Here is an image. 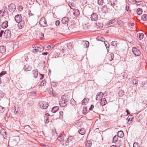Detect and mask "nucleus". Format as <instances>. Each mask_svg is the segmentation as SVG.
I'll list each match as a JSON object with an SVG mask.
<instances>
[{
    "mask_svg": "<svg viewBox=\"0 0 147 147\" xmlns=\"http://www.w3.org/2000/svg\"><path fill=\"white\" fill-rule=\"evenodd\" d=\"M38 105L40 108L43 109H46L48 106V103L43 101H39Z\"/></svg>",
    "mask_w": 147,
    "mask_h": 147,
    "instance_id": "obj_1",
    "label": "nucleus"
},
{
    "mask_svg": "<svg viewBox=\"0 0 147 147\" xmlns=\"http://www.w3.org/2000/svg\"><path fill=\"white\" fill-rule=\"evenodd\" d=\"M39 24L42 26L45 27L47 26V24L46 21L45 17H42L40 21Z\"/></svg>",
    "mask_w": 147,
    "mask_h": 147,
    "instance_id": "obj_2",
    "label": "nucleus"
},
{
    "mask_svg": "<svg viewBox=\"0 0 147 147\" xmlns=\"http://www.w3.org/2000/svg\"><path fill=\"white\" fill-rule=\"evenodd\" d=\"M132 51L134 54L136 56H139L141 55L140 51L136 47H133L132 49Z\"/></svg>",
    "mask_w": 147,
    "mask_h": 147,
    "instance_id": "obj_3",
    "label": "nucleus"
},
{
    "mask_svg": "<svg viewBox=\"0 0 147 147\" xmlns=\"http://www.w3.org/2000/svg\"><path fill=\"white\" fill-rule=\"evenodd\" d=\"M16 5L13 3H11L8 7V8L6 9H8L10 12H14L16 10Z\"/></svg>",
    "mask_w": 147,
    "mask_h": 147,
    "instance_id": "obj_4",
    "label": "nucleus"
},
{
    "mask_svg": "<svg viewBox=\"0 0 147 147\" xmlns=\"http://www.w3.org/2000/svg\"><path fill=\"white\" fill-rule=\"evenodd\" d=\"M4 36L7 38H9L11 36V33L10 30H6L4 33Z\"/></svg>",
    "mask_w": 147,
    "mask_h": 147,
    "instance_id": "obj_5",
    "label": "nucleus"
},
{
    "mask_svg": "<svg viewBox=\"0 0 147 147\" xmlns=\"http://www.w3.org/2000/svg\"><path fill=\"white\" fill-rule=\"evenodd\" d=\"M119 138L118 137V136L116 135L113 138V142L115 143L119 142V144H118V146H120L121 145V142L120 140H119Z\"/></svg>",
    "mask_w": 147,
    "mask_h": 147,
    "instance_id": "obj_6",
    "label": "nucleus"
},
{
    "mask_svg": "<svg viewBox=\"0 0 147 147\" xmlns=\"http://www.w3.org/2000/svg\"><path fill=\"white\" fill-rule=\"evenodd\" d=\"M74 140V137L73 136H69L67 139V140L65 141V143H63V144L66 146H67L69 145V143L72 141Z\"/></svg>",
    "mask_w": 147,
    "mask_h": 147,
    "instance_id": "obj_7",
    "label": "nucleus"
},
{
    "mask_svg": "<svg viewBox=\"0 0 147 147\" xmlns=\"http://www.w3.org/2000/svg\"><path fill=\"white\" fill-rule=\"evenodd\" d=\"M14 18L16 22L17 23L19 22L22 20V16L20 14H17L16 15Z\"/></svg>",
    "mask_w": 147,
    "mask_h": 147,
    "instance_id": "obj_8",
    "label": "nucleus"
},
{
    "mask_svg": "<svg viewBox=\"0 0 147 147\" xmlns=\"http://www.w3.org/2000/svg\"><path fill=\"white\" fill-rule=\"evenodd\" d=\"M90 18L92 21H96L98 19V16L96 13H93L91 15Z\"/></svg>",
    "mask_w": 147,
    "mask_h": 147,
    "instance_id": "obj_9",
    "label": "nucleus"
},
{
    "mask_svg": "<svg viewBox=\"0 0 147 147\" xmlns=\"http://www.w3.org/2000/svg\"><path fill=\"white\" fill-rule=\"evenodd\" d=\"M103 95V93L101 92L98 93L96 96V99L97 100H99L102 97Z\"/></svg>",
    "mask_w": 147,
    "mask_h": 147,
    "instance_id": "obj_10",
    "label": "nucleus"
},
{
    "mask_svg": "<svg viewBox=\"0 0 147 147\" xmlns=\"http://www.w3.org/2000/svg\"><path fill=\"white\" fill-rule=\"evenodd\" d=\"M59 104L60 106L64 107L67 105V103L66 101L64 100L63 99H62L61 100L59 101Z\"/></svg>",
    "mask_w": 147,
    "mask_h": 147,
    "instance_id": "obj_11",
    "label": "nucleus"
},
{
    "mask_svg": "<svg viewBox=\"0 0 147 147\" xmlns=\"http://www.w3.org/2000/svg\"><path fill=\"white\" fill-rule=\"evenodd\" d=\"M69 21L68 18L66 17L63 18L61 20L62 23L64 24H65L68 23Z\"/></svg>",
    "mask_w": 147,
    "mask_h": 147,
    "instance_id": "obj_12",
    "label": "nucleus"
},
{
    "mask_svg": "<svg viewBox=\"0 0 147 147\" xmlns=\"http://www.w3.org/2000/svg\"><path fill=\"white\" fill-rule=\"evenodd\" d=\"M109 2L111 5L114 7V6L116 5L117 1V0H109Z\"/></svg>",
    "mask_w": 147,
    "mask_h": 147,
    "instance_id": "obj_13",
    "label": "nucleus"
},
{
    "mask_svg": "<svg viewBox=\"0 0 147 147\" xmlns=\"http://www.w3.org/2000/svg\"><path fill=\"white\" fill-rule=\"evenodd\" d=\"M18 23V26L20 28H22L24 26L25 22L23 20H22Z\"/></svg>",
    "mask_w": 147,
    "mask_h": 147,
    "instance_id": "obj_14",
    "label": "nucleus"
},
{
    "mask_svg": "<svg viewBox=\"0 0 147 147\" xmlns=\"http://www.w3.org/2000/svg\"><path fill=\"white\" fill-rule=\"evenodd\" d=\"M44 47L41 45H39L36 47V49L39 52H41L43 51L44 49Z\"/></svg>",
    "mask_w": 147,
    "mask_h": 147,
    "instance_id": "obj_15",
    "label": "nucleus"
},
{
    "mask_svg": "<svg viewBox=\"0 0 147 147\" xmlns=\"http://www.w3.org/2000/svg\"><path fill=\"white\" fill-rule=\"evenodd\" d=\"M49 116H50L49 114L48 113H46L45 115V121L46 123H48L49 122Z\"/></svg>",
    "mask_w": 147,
    "mask_h": 147,
    "instance_id": "obj_16",
    "label": "nucleus"
},
{
    "mask_svg": "<svg viewBox=\"0 0 147 147\" xmlns=\"http://www.w3.org/2000/svg\"><path fill=\"white\" fill-rule=\"evenodd\" d=\"M1 26L3 28H5L8 26V22L7 21H5L1 24Z\"/></svg>",
    "mask_w": 147,
    "mask_h": 147,
    "instance_id": "obj_17",
    "label": "nucleus"
},
{
    "mask_svg": "<svg viewBox=\"0 0 147 147\" xmlns=\"http://www.w3.org/2000/svg\"><path fill=\"white\" fill-rule=\"evenodd\" d=\"M108 8L106 5L102 6V11L104 13H106L108 11Z\"/></svg>",
    "mask_w": 147,
    "mask_h": 147,
    "instance_id": "obj_18",
    "label": "nucleus"
},
{
    "mask_svg": "<svg viewBox=\"0 0 147 147\" xmlns=\"http://www.w3.org/2000/svg\"><path fill=\"white\" fill-rule=\"evenodd\" d=\"M117 136L119 138H122L124 136V134L123 131H119L117 133Z\"/></svg>",
    "mask_w": 147,
    "mask_h": 147,
    "instance_id": "obj_19",
    "label": "nucleus"
},
{
    "mask_svg": "<svg viewBox=\"0 0 147 147\" xmlns=\"http://www.w3.org/2000/svg\"><path fill=\"white\" fill-rule=\"evenodd\" d=\"M107 103L106 100L105 98H103L101 100V102H100V105L102 106H104Z\"/></svg>",
    "mask_w": 147,
    "mask_h": 147,
    "instance_id": "obj_20",
    "label": "nucleus"
},
{
    "mask_svg": "<svg viewBox=\"0 0 147 147\" xmlns=\"http://www.w3.org/2000/svg\"><path fill=\"white\" fill-rule=\"evenodd\" d=\"M24 69L26 71H29L31 70V67L29 65H26L25 66Z\"/></svg>",
    "mask_w": 147,
    "mask_h": 147,
    "instance_id": "obj_21",
    "label": "nucleus"
},
{
    "mask_svg": "<svg viewBox=\"0 0 147 147\" xmlns=\"http://www.w3.org/2000/svg\"><path fill=\"white\" fill-rule=\"evenodd\" d=\"M5 50V48L4 46H1L0 47V53H4Z\"/></svg>",
    "mask_w": 147,
    "mask_h": 147,
    "instance_id": "obj_22",
    "label": "nucleus"
},
{
    "mask_svg": "<svg viewBox=\"0 0 147 147\" xmlns=\"http://www.w3.org/2000/svg\"><path fill=\"white\" fill-rule=\"evenodd\" d=\"M63 100L64 101H66V102H67L70 99V97L68 96L67 95H64L63 96V98H62Z\"/></svg>",
    "mask_w": 147,
    "mask_h": 147,
    "instance_id": "obj_23",
    "label": "nucleus"
},
{
    "mask_svg": "<svg viewBox=\"0 0 147 147\" xmlns=\"http://www.w3.org/2000/svg\"><path fill=\"white\" fill-rule=\"evenodd\" d=\"M33 74L35 78H37L38 75V71L37 70H34L32 71Z\"/></svg>",
    "mask_w": 147,
    "mask_h": 147,
    "instance_id": "obj_24",
    "label": "nucleus"
},
{
    "mask_svg": "<svg viewBox=\"0 0 147 147\" xmlns=\"http://www.w3.org/2000/svg\"><path fill=\"white\" fill-rule=\"evenodd\" d=\"M83 44H84V47L85 48L88 47L89 46V43L87 41H83Z\"/></svg>",
    "mask_w": 147,
    "mask_h": 147,
    "instance_id": "obj_25",
    "label": "nucleus"
},
{
    "mask_svg": "<svg viewBox=\"0 0 147 147\" xmlns=\"http://www.w3.org/2000/svg\"><path fill=\"white\" fill-rule=\"evenodd\" d=\"M76 127H81L82 125V123L81 120H79L76 123Z\"/></svg>",
    "mask_w": 147,
    "mask_h": 147,
    "instance_id": "obj_26",
    "label": "nucleus"
},
{
    "mask_svg": "<svg viewBox=\"0 0 147 147\" xmlns=\"http://www.w3.org/2000/svg\"><path fill=\"white\" fill-rule=\"evenodd\" d=\"M59 108L58 106H55L52 108L51 111L53 113H55L59 109Z\"/></svg>",
    "mask_w": 147,
    "mask_h": 147,
    "instance_id": "obj_27",
    "label": "nucleus"
},
{
    "mask_svg": "<svg viewBox=\"0 0 147 147\" xmlns=\"http://www.w3.org/2000/svg\"><path fill=\"white\" fill-rule=\"evenodd\" d=\"M78 132L80 134L83 135L84 134L85 132V130L84 129L82 128L79 129Z\"/></svg>",
    "mask_w": 147,
    "mask_h": 147,
    "instance_id": "obj_28",
    "label": "nucleus"
},
{
    "mask_svg": "<svg viewBox=\"0 0 147 147\" xmlns=\"http://www.w3.org/2000/svg\"><path fill=\"white\" fill-rule=\"evenodd\" d=\"M96 39L97 40L101 41L102 42H104V41L105 40V38L100 36H98L96 38Z\"/></svg>",
    "mask_w": 147,
    "mask_h": 147,
    "instance_id": "obj_29",
    "label": "nucleus"
},
{
    "mask_svg": "<svg viewBox=\"0 0 147 147\" xmlns=\"http://www.w3.org/2000/svg\"><path fill=\"white\" fill-rule=\"evenodd\" d=\"M144 36V35L143 34L140 33H139L137 34V37H138L139 38L140 40H142V39L143 38Z\"/></svg>",
    "mask_w": 147,
    "mask_h": 147,
    "instance_id": "obj_30",
    "label": "nucleus"
},
{
    "mask_svg": "<svg viewBox=\"0 0 147 147\" xmlns=\"http://www.w3.org/2000/svg\"><path fill=\"white\" fill-rule=\"evenodd\" d=\"M115 20L114 19L110 20L107 22V25H109L113 24L115 22Z\"/></svg>",
    "mask_w": 147,
    "mask_h": 147,
    "instance_id": "obj_31",
    "label": "nucleus"
},
{
    "mask_svg": "<svg viewBox=\"0 0 147 147\" xmlns=\"http://www.w3.org/2000/svg\"><path fill=\"white\" fill-rule=\"evenodd\" d=\"M147 15L146 14H143L142 16L141 19L144 21H145L147 19Z\"/></svg>",
    "mask_w": 147,
    "mask_h": 147,
    "instance_id": "obj_32",
    "label": "nucleus"
},
{
    "mask_svg": "<svg viewBox=\"0 0 147 147\" xmlns=\"http://www.w3.org/2000/svg\"><path fill=\"white\" fill-rule=\"evenodd\" d=\"M113 58V54H111L108 55V59L110 61H112Z\"/></svg>",
    "mask_w": 147,
    "mask_h": 147,
    "instance_id": "obj_33",
    "label": "nucleus"
},
{
    "mask_svg": "<svg viewBox=\"0 0 147 147\" xmlns=\"http://www.w3.org/2000/svg\"><path fill=\"white\" fill-rule=\"evenodd\" d=\"M92 144L90 141H87L86 142V146L88 147H89L91 146Z\"/></svg>",
    "mask_w": 147,
    "mask_h": 147,
    "instance_id": "obj_34",
    "label": "nucleus"
},
{
    "mask_svg": "<svg viewBox=\"0 0 147 147\" xmlns=\"http://www.w3.org/2000/svg\"><path fill=\"white\" fill-rule=\"evenodd\" d=\"M70 102L71 104L73 105H74L76 104V102L74 99L72 98L71 99Z\"/></svg>",
    "mask_w": 147,
    "mask_h": 147,
    "instance_id": "obj_35",
    "label": "nucleus"
},
{
    "mask_svg": "<svg viewBox=\"0 0 147 147\" xmlns=\"http://www.w3.org/2000/svg\"><path fill=\"white\" fill-rule=\"evenodd\" d=\"M124 92L122 90H120L119 92V95L120 97H122L124 94Z\"/></svg>",
    "mask_w": 147,
    "mask_h": 147,
    "instance_id": "obj_36",
    "label": "nucleus"
},
{
    "mask_svg": "<svg viewBox=\"0 0 147 147\" xmlns=\"http://www.w3.org/2000/svg\"><path fill=\"white\" fill-rule=\"evenodd\" d=\"M142 9H140V8H138L137 9V13L138 15H140L142 14Z\"/></svg>",
    "mask_w": 147,
    "mask_h": 147,
    "instance_id": "obj_37",
    "label": "nucleus"
},
{
    "mask_svg": "<svg viewBox=\"0 0 147 147\" xmlns=\"http://www.w3.org/2000/svg\"><path fill=\"white\" fill-rule=\"evenodd\" d=\"M46 84V81L45 80H43L42 82L40 83V85L41 86H43Z\"/></svg>",
    "mask_w": 147,
    "mask_h": 147,
    "instance_id": "obj_38",
    "label": "nucleus"
},
{
    "mask_svg": "<svg viewBox=\"0 0 147 147\" xmlns=\"http://www.w3.org/2000/svg\"><path fill=\"white\" fill-rule=\"evenodd\" d=\"M134 118L133 117L132 115H130L127 118V119L128 120V121H131Z\"/></svg>",
    "mask_w": 147,
    "mask_h": 147,
    "instance_id": "obj_39",
    "label": "nucleus"
},
{
    "mask_svg": "<svg viewBox=\"0 0 147 147\" xmlns=\"http://www.w3.org/2000/svg\"><path fill=\"white\" fill-rule=\"evenodd\" d=\"M104 42L106 48L107 49V48H109V44L108 42L107 41H105L104 40Z\"/></svg>",
    "mask_w": 147,
    "mask_h": 147,
    "instance_id": "obj_40",
    "label": "nucleus"
},
{
    "mask_svg": "<svg viewBox=\"0 0 147 147\" xmlns=\"http://www.w3.org/2000/svg\"><path fill=\"white\" fill-rule=\"evenodd\" d=\"M87 100L84 98L82 101V104L84 105H86L88 103L86 101Z\"/></svg>",
    "mask_w": 147,
    "mask_h": 147,
    "instance_id": "obj_41",
    "label": "nucleus"
},
{
    "mask_svg": "<svg viewBox=\"0 0 147 147\" xmlns=\"http://www.w3.org/2000/svg\"><path fill=\"white\" fill-rule=\"evenodd\" d=\"M103 3V0H98V3L100 5H102Z\"/></svg>",
    "mask_w": 147,
    "mask_h": 147,
    "instance_id": "obj_42",
    "label": "nucleus"
},
{
    "mask_svg": "<svg viewBox=\"0 0 147 147\" xmlns=\"http://www.w3.org/2000/svg\"><path fill=\"white\" fill-rule=\"evenodd\" d=\"M117 41H113L111 43V45L114 46H115L117 45Z\"/></svg>",
    "mask_w": 147,
    "mask_h": 147,
    "instance_id": "obj_43",
    "label": "nucleus"
},
{
    "mask_svg": "<svg viewBox=\"0 0 147 147\" xmlns=\"http://www.w3.org/2000/svg\"><path fill=\"white\" fill-rule=\"evenodd\" d=\"M5 12H6V11L5 10H4V12L2 10H1L0 11V16H3L5 13Z\"/></svg>",
    "mask_w": 147,
    "mask_h": 147,
    "instance_id": "obj_44",
    "label": "nucleus"
},
{
    "mask_svg": "<svg viewBox=\"0 0 147 147\" xmlns=\"http://www.w3.org/2000/svg\"><path fill=\"white\" fill-rule=\"evenodd\" d=\"M45 47L46 49L47 50H49L51 49V46L49 45H45Z\"/></svg>",
    "mask_w": 147,
    "mask_h": 147,
    "instance_id": "obj_45",
    "label": "nucleus"
},
{
    "mask_svg": "<svg viewBox=\"0 0 147 147\" xmlns=\"http://www.w3.org/2000/svg\"><path fill=\"white\" fill-rule=\"evenodd\" d=\"M133 147H139V145L138 143L135 142L134 144Z\"/></svg>",
    "mask_w": 147,
    "mask_h": 147,
    "instance_id": "obj_46",
    "label": "nucleus"
},
{
    "mask_svg": "<svg viewBox=\"0 0 147 147\" xmlns=\"http://www.w3.org/2000/svg\"><path fill=\"white\" fill-rule=\"evenodd\" d=\"M62 136H63V135L62 134H60V135H59V136H58V137L57 138L58 140L59 141H61L62 140H60L59 139V138H61V139H62Z\"/></svg>",
    "mask_w": 147,
    "mask_h": 147,
    "instance_id": "obj_47",
    "label": "nucleus"
},
{
    "mask_svg": "<svg viewBox=\"0 0 147 147\" xmlns=\"http://www.w3.org/2000/svg\"><path fill=\"white\" fill-rule=\"evenodd\" d=\"M117 23L119 25H122L123 22L120 20H118L117 21Z\"/></svg>",
    "mask_w": 147,
    "mask_h": 147,
    "instance_id": "obj_48",
    "label": "nucleus"
},
{
    "mask_svg": "<svg viewBox=\"0 0 147 147\" xmlns=\"http://www.w3.org/2000/svg\"><path fill=\"white\" fill-rule=\"evenodd\" d=\"M53 135L55 136H57V133L56 131H53L52 133Z\"/></svg>",
    "mask_w": 147,
    "mask_h": 147,
    "instance_id": "obj_49",
    "label": "nucleus"
},
{
    "mask_svg": "<svg viewBox=\"0 0 147 147\" xmlns=\"http://www.w3.org/2000/svg\"><path fill=\"white\" fill-rule=\"evenodd\" d=\"M6 72L5 71H2L0 73V77H2L5 74Z\"/></svg>",
    "mask_w": 147,
    "mask_h": 147,
    "instance_id": "obj_50",
    "label": "nucleus"
},
{
    "mask_svg": "<svg viewBox=\"0 0 147 147\" xmlns=\"http://www.w3.org/2000/svg\"><path fill=\"white\" fill-rule=\"evenodd\" d=\"M4 96L3 92L0 91V98H3Z\"/></svg>",
    "mask_w": 147,
    "mask_h": 147,
    "instance_id": "obj_51",
    "label": "nucleus"
},
{
    "mask_svg": "<svg viewBox=\"0 0 147 147\" xmlns=\"http://www.w3.org/2000/svg\"><path fill=\"white\" fill-rule=\"evenodd\" d=\"M60 24V22L59 20H57L55 21V24L57 26H58Z\"/></svg>",
    "mask_w": 147,
    "mask_h": 147,
    "instance_id": "obj_52",
    "label": "nucleus"
},
{
    "mask_svg": "<svg viewBox=\"0 0 147 147\" xmlns=\"http://www.w3.org/2000/svg\"><path fill=\"white\" fill-rule=\"evenodd\" d=\"M44 38V36L43 34L42 33L40 35V38L41 40H43Z\"/></svg>",
    "mask_w": 147,
    "mask_h": 147,
    "instance_id": "obj_53",
    "label": "nucleus"
},
{
    "mask_svg": "<svg viewBox=\"0 0 147 147\" xmlns=\"http://www.w3.org/2000/svg\"><path fill=\"white\" fill-rule=\"evenodd\" d=\"M94 105H91L90 108H89V110H92L94 108Z\"/></svg>",
    "mask_w": 147,
    "mask_h": 147,
    "instance_id": "obj_54",
    "label": "nucleus"
},
{
    "mask_svg": "<svg viewBox=\"0 0 147 147\" xmlns=\"http://www.w3.org/2000/svg\"><path fill=\"white\" fill-rule=\"evenodd\" d=\"M37 52H38V51L36 48L35 49H33L32 51V52L34 53H36Z\"/></svg>",
    "mask_w": 147,
    "mask_h": 147,
    "instance_id": "obj_55",
    "label": "nucleus"
},
{
    "mask_svg": "<svg viewBox=\"0 0 147 147\" xmlns=\"http://www.w3.org/2000/svg\"><path fill=\"white\" fill-rule=\"evenodd\" d=\"M135 3L138 5H140L142 3V1H135Z\"/></svg>",
    "mask_w": 147,
    "mask_h": 147,
    "instance_id": "obj_56",
    "label": "nucleus"
},
{
    "mask_svg": "<svg viewBox=\"0 0 147 147\" xmlns=\"http://www.w3.org/2000/svg\"><path fill=\"white\" fill-rule=\"evenodd\" d=\"M129 7L128 5H126L125 7V10L127 11H129Z\"/></svg>",
    "mask_w": 147,
    "mask_h": 147,
    "instance_id": "obj_57",
    "label": "nucleus"
},
{
    "mask_svg": "<svg viewBox=\"0 0 147 147\" xmlns=\"http://www.w3.org/2000/svg\"><path fill=\"white\" fill-rule=\"evenodd\" d=\"M134 82H135V83H134V84H135V85H136V86H137V83H138V82H137V81H136V80H133V83H134Z\"/></svg>",
    "mask_w": 147,
    "mask_h": 147,
    "instance_id": "obj_58",
    "label": "nucleus"
},
{
    "mask_svg": "<svg viewBox=\"0 0 147 147\" xmlns=\"http://www.w3.org/2000/svg\"><path fill=\"white\" fill-rule=\"evenodd\" d=\"M4 32V31L3 30H1L0 32V37L2 36Z\"/></svg>",
    "mask_w": 147,
    "mask_h": 147,
    "instance_id": "obj_59",
    "label": "nucleus"
},
{
    "mask_svg": "<svg viewBox=\"0 0 147 147\" xmlns=\"http://www.w3.org/2000/svg\"><path fill=\"white\" fill-rule=\"evenodd\" d=\"M75 11L76 13H77L78 15L79 14V11L78 9H75Z\"/></svg>",
    "mask_w": 147,
    "mask_h": 147,
    "instance_id": "obj_60",
    "label": "nucleus"
},
{
    "mask_svg": "<svg viewBox=\"0 0 147 147\" xmlns=\"http://www.w3.org/2000/svg\"><path fill=\"white\" fill-rule=\"evenodd\" d=\"M40 75L41 76V77L40 78V80H42L44 77V76L43 75L40 74Z\"/></svg>",
    "mask_w": 147,
    "mask_h": 147,
    "instance_id": "obj_61",
    "label": "nucleus"
},
{
    "mask_svg": "<svg viewBox=\"0 0 147 147\" xmlns=\"http://www.w3.org/2000/svg\"><path fill=\"white\" fill-rule=\"evenodd\" d=\"M141 48L143 50L145 48V46L144 45H141Z\"/></svg>",
    "mask_w": 147,
    "mask_h": 147,
    "instance_id": "obj_62",
    "label": "nucleus"
},
{
    "mask_svg": "<svg viewBox=\"0 0 147 147\" xmlns=\"http://www.w3.org/2000/svg\"><path fill=\"white\" fill-rule=\"evenodd\" d=\"M48 54V52H45L42 53V55H47Z\"/></svg>",
    "mask_w": 147,
    "mask_h": 147,
    "instance_id": "obj_63",
    "label": "nucleus"
},
{
    "mask_svg": "<svg viewBox=\"0 0 147 147\" xmlns=\"http://www.w3.org/2000/svg\"><path fill=\"white\" fill-rule=\"evenodd\" d=\"M61 63H62L63 64H64V61L61 60Z\"/></svg>",
    "mask_w": 147,
    "mask_h": 147,
    "instance_id": "obj_64",
    "label": "nucleus"
}]
</instances>
